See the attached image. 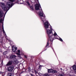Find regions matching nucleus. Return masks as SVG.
Wrapping results in <instances>:
<instances>
[{
	"label": "nucleus",
	"mask_w": 76,
	"mask_h": 76,
	"mask_svg": "<svg viewBox=\"0 0 76 76\" xmlns=\"http://www.w3.org/2000/svg\"><path fill=\"white\" fill-rule=\"evenodd\" d=\"M48 22H46L44 24V27L46 30V32L47 34L48 35L49 39H50V41H53L54 40V37L53 36V33H52V30H49V25H48Z\"/></svg>",
	"instance_id": "obj_1"
},
{
	"label": "nucleus",
	"mask_w": 76,
	"mask_h": 76,
	"mask_svg": "<svg viewBox=\"0 0 76 76\" xmlns=\"http://www.w3.org/2000/svg\"><path fill=\"white\" fill-rule=\"evenodd\" d=\"M9 1H8L6 4V6L7 8H10V7H12V6L13 5V3L15 0H8Z\"/></svg>",
	"instance_id": "obj_2"
},
{
	"label": "nucleus",
	"mask_w": 76,
	"mask_h": 76,
	"mask_svg": "<svg viewBox=\"0 0 76 76\" xmlns=\"http://www.w3.org/2000/svg\"><path fill=\"white\" fill-rule=\"evenodd\" d=\"M15 57H16V56L15 55H11L10 57L11 60L13 61V62H15V64L18 63L17 59Z\"/></svg>",
	"instance_id": "obj_3"
},
{
	"label": "nucleus",
	"mask_w": 76,
	"mask_h": 76,
	"mask_svg": "<svg viewBox=\"0 0 76 76\" xmlns=\"http://www.w3.org/2000/svg\"><path fill=\"white\" fill-rule=\"evenodd\" d=\"M1 6L3 10L4 11H6L7 10V7H6L5 4L4 3H1Z\"/></svg>",
	"instance_id": "obj_4"
},
{
	"label": "nucleus",
	"mask_w": 76,
	"mask_h": 76,
	"mask_svg": "<svg viewBox=\"0 0 76 76\" xmlns=\"http://www.w3.org/2000/svg\"><path fill=\"white\" fill-rule=\"evenodd\" d=\"M35 8L36 10H42V9L41 8V6L40 4H36L35 5Z\"/></svg>",
	"instance_id": "obj_5"
},
{
	"label": "nucleus",
	"mask_w": 76,
	"mask_h": 76,
	"mask_svg": "<svg viewBox=\"0 0 76 76\" xmlns=\"http://www.w3.org/2000/svg\"><path fill=\"white\" fill-rule=\"evenodd\" d=\"M14 69V66H10L8 67L7 70L8 72H12Z\"/></svg>",
	"instance_id": "obj_6"
},
{
	"label": "nucleus",
	"mask_w": 76,
	"mask_h": 76,
	"mask_svg": "<svg viewBox=\"0 0 76 76\" xmlns=\"http://www.w3.org/2000/svg\"><path fill=\"white\" fill-rule=\"evenodd\" d=\"M0 23H2V31L3 33H5V31H4V27H3V18H1L0 20Z\"/></svg>",
	"instance_id": "obj_7"
},
{
	"label": "nucleus",
	"mask_w": 76,
	"mask_h": 76,
	"mask_svg": "<svg viewBox=\"0 0 76 76\" xmlns=\"http://www.w3.org/2000/svg\"><path fill=\"white\" fill-rule=\"evenodd\" d=\"M40 18L42 22H44V21H45V15H44L42 16H40Z\"/></svg>",
	"instance_id": "obj_8"
},
{
	"label": "nucleus",
	"mask_w": 76,
	"mask_h": 76,
	"mask_svg": "<svg viewBox=\"0 0 76 76\" xmlns=\"http://www.w3.org/2000/svg\"><path fill=\"white\" fill-rule=\"evenodd\" d=\"M12 62L13 61L11 60V61H9L7 64L6 65V66H10L12 64Z\"/></svg>",
	"instance_id": "obj_9"
},
{
	"label": "nucleus",
	"mask_w": 76,
	"mask_h": 76,
	"mask_svg": "<svg viewBox=\"0 0 76 76\" xmlns=\"http://www.w3.org/2000/svg\"><path fill=\"white\" fill-rule=\"evenodd\" d=\"M39 14L40 16H44V15L42 11L41 10H40V11H39Z\"/></svg>",
	"instance_id": "obj_10"
},
{
	"label": "nucleus",
	"mask_w": 76,
	"mask_h": 76,
	"mask_svg": "<svg viewBox=\"0 0 76 76\" xmlns=\"http://www.w3.org/2000/svg\"><path fill=\"white\" fill-rule=\"evenodd\" d=\"M4 15V13H3V10H0V18H2V17Z\"/></svg>",
	"instance_id": "obj_11"
},
{
	"label": "nucleus",
	"mask_w": 76,
	"mask_h": 76,
	"mask_svg": "<svg viewBox=\"0 0 76 76\" xmlns=\"http://www.w3.org/2000/svg\"><path fill=\"white\" fill-rule=\"evenodd\" d=\"M12 49L13 52H15V51L17 50V48L16 47H15V46H13L12 47Z\"/></svg>",
	"instance_id": "obj_12"
},
{
	"label": "nucleus",
	"mask_w": 76,
	"mask_h": 76,
	"mask_svg": "<svg viewBox=\"0 0 76 76\" xmlns=\"http://www.w3.org/2000/svg\"><path fill=\"white\" fill-rule=\"evenodd\" d=\"M72 69L74 70V72H75V71L76 70V65H74V66H72Z\"/></svg>",
	"instance_id": "obj_13"
},
{
	"label": "nucleus",
	"mask_w": 76,
	"mask_h": 76,
	"mask_svg": "<svg viewBox=\"0 0 76 76\" xmlns=\"http://www.w3.org/2000/svg\"><path fill=\"white\" fill-rule=\"evenodd\" d=\"M48 73H52V71L53 70H52V69H48Z\"/></svg>",
	"instance_id": "obj_14"
},
{
	"label": "nucleus",
	"mask_w": 76,
	"mask_h": 76,
	"mask_svg": "<svg viewBox=\"0 0 76 76\" xmlns=\"http://www.w3.org/2000/svg\"><path fill=\"white\" fill-rule=\"evenodd\" d=\"M44 76H50V74L49 73H46L44 74Z\"/></svg>",
	"instance_id": "obj_15"
},
{
	"label": "nucleus",
	"mask_w": 76,
	"mask_h": 76,
	"mask_svg": "<svg viewBox=\"0 0 76 76\" xmlns=\"http://www.w3.org/2000/svg\"><path fill=\"white\" fill-rule=\"evenodd\" d=\"M52 73H57V71L56 70H53Z\"/></svg>",
	"instance_id": "obj_16"
},
{
	"label": "nucleus",
	"mask_w": 76,
	"mask_h": 76,
	"mask_svg": "<svg viewBox=\"0 0 76 76\" xmlns=\"http://www.w3.org/2000/svg\"><path fill=\"white\" fill-rule=\"evenodd\" d=\"M17 55H18V57L19 58H22V57H21V56H20V53H17Z\"/></svg>",
	"instance_id": "obj_17"
},
{
	"label": "nucleus",
	"mask_w": 76,
	"mask_h": 76,
	"mask_svg": "<svg viewBox=\"0 0 76 76\" xmlns=\"http://www.w3.org/2000/svg\"><path fill=\"white\" fill-rule=\"evenodd\" d=\"M26 4H27V5H28V6H31V5L29 3V2H28V1H27L26 2Z\"/></svg>",
	"instance_id": "obj_18"
},
{
	"label": "nucleus",
	"mask_w": 76,
	"mask_h": 76,
	"mask_svg": "<svg viewBox=\"0 0 76 76\" xmlns=\"http://www.w3.org/2000/svg\"><path fill=\"white\" fill-rule=\"evenodd\" d=\"M8 76H12V73L10 72H9L8 73Z\"/></svg>",
	"instance_id": "obj_19"
},
{
	"label": "nucleus",
	"mask_w": 76,
	"mask_h": 76,
	"mask_svg": "<svg viewBox=\"0 0 76 76\" xmlns=\"http://www.w3.org/2000/svg\"><path fill=\"white\" fill-rule=\"evenodd\" d=\"M30 8L31 9V10H34V7L32 6L30 7Z\"/></svg>",
	"instance_id": "obj_20"
},
{
	"label": "nucleus",
	"mask_w": 76,
	"mask_h": 76,
	"mask_svg": "<svg viewBox=\"0 0 76 76\" xmlns=\"http://www.w3.org/2000/svg\"><path fill=\"white\" fill-rule=\"evenodd\" d=\"M27 71L28 72H31V68L29 67L28 69H27Z\"/></svg>",
	"instance_id": "obj_21"
},
{
	"label": "nucleus",
	"mask_w": 76,
	"mask_h": 76,
	"mask_svg": "<svg viewBox=\"0 0 76 76\" xmlns=\"http://www.w3.org/2000/svg\"><path fill=\"white\" fill-rule=\"evenodd\" d=\"M49 45V43H48V41L47 43V45L45 47L46 48H47V47H48V46Z\"/></svg>",
	"instance_id": "obj_22"
},
{
	"label": "nucleus",
	"mask_w": 76,
	"mask_h": 76,
	"mask_svg": "<svg viewBox=\"0 0 76 76\" xmlns=\"http://www.w3.org/2000/svg\"><path fill=\"white\" fill-rule=\"evenodd\" d=\"M3 54L4 55H6V54H7V51H5L3 53Z\"/></svg>",
	"instance_id": "obj_23"
},
{
	"label": "nucleus",
	"mask_w": 76,
	"mask_h": 76,
	"mask_svg": "<svg viewBox=\"0 0 76 76\" xmlns=\"http://www.w3.org/2000/svg\"><path fill=\"white\" fill-rule=\"evenodd\" d=\"M59 40L60 41H61V42H63V40L61 38H60L59 39Z\"/></svg>",
	"instance_id": "obj_24"
},
{
	"label": "nucleus",
	"mask_w": 76,
	"mask_h": 76,
	"mask_svg": "<svg viewBox=\"0 0 76 76\" xmlns=\"http://www.w3.org/2000/svg\"><path fill=\"white\" fill-rule=\"evenodd\" d=\"M59 76H64V75L63 74H60L59 75Z\"/></svg>",
	"instance_id": "obj_25"
},
{
	"label": "nucleus",
	"mask_w": 76,
	"mask_h": 76,
	"mask_svg": "<svg viewBox=\"0 0 76 76\" xmlns=\"http://www.w3.org/2000/svg\"><path fill=\"white\" fill-rule=\"evenodd\" d=\"M18 53H19V54H20V50H18Z\"/></svg>",
	"instance_id": "obj_26"
},
{
	"label": "nucleus",
	"mask_w": 76,
	"mask_h": 76,
	"mask_svg": "<svg viewBox=\"0 0 76 76\" xmlns=\"http://www.w3.org/2000/svg\"><path fill=\"white\" fill-rule=\"evenodd\" d=\"M54 36H56V35H57V34L56 33H55L54 34Z\"/></svg>",
	"instance_id": "obj_27"
},
{
	"label": "nucleus",
	"mask_w": 76,
	"mask_h": 76,
	"mask_svg": "<svg viewBox=\"0 0 76 76\" xmlns=\"http://www.w3.org/2000/svg\"><path fill=\"white\" fill-rule=\"evenodd\" d=\"M34 72H35V74H37V71L36 70H34Z\"/></svg>",
	"instance_id": "obj_28"
},
{
	"label": "nucleus",
	"mask_w": 76,
	"mask_h": 76,
	"mask_svg": "<svg viewBox=\"0 0 76 76\" xmlns=\"http://www.w3.org/2000/svg\"><path fill=\"white\" fill-rule=\"evenodd\" d=\"M41 67V65H39V69H40V68Z\"/></svg>",
	"instance_id": "obj_29"
},
{
	"label": "nucleus",
	"mask_w": 76,
	"mask_h": 76,
	"mask_svg": "<svg viewBox=\"0 0 76 76\" xmlns=\"http://www.w3.org/2000/svg\"><path fill=\"white\" fill-rule=\"evenodd\" d=\"M24 57L26 58H27V57L25 55L24 56Z\"/></svg>",
	"instance_id": "obj_30"
},
{
	"label": "nucleus",
	"mask_w": 76,
	"mask_h": 76,
	"mask_svg": "<svg viewBox=\"0 0 76 76\" xmlns=\"http://www.w3.org/2000/svg\"><path fill=\"white\" fill-rule=\"evenodd\" d=\"M31 76H34V75H33V74H31Z\"/></svg>",
	"instance_id": "obj_31"
},
{
	"label": "nucleus",
	"mask_w": 76,
	"mask_h": 76,
	"mask_svg": "<svg viewBox=\"0 0 76 76\" xmlns=\"http://www.w3.org/2000/svg\"><path fill=\"white\" fill-rule=\"evenodd\" d=\"M75 73H76V70L75 71Z\"/></svg>",
	"instance_id": "obj_32"
},
{
	"label": "nucleus",
	"mask_w": 76,
	"mask_h": 76,
	"mask_svg": "<svg viewBox=\"0 0 76 76\" xmlns=\"http://www.w3.org/2000/svg\"><path fill=\"white\" fill-rule=\"evenodd\" d=\"M1 36V33H0V37Z\"/></svg>",
	"instance_id": "obj_33"
},
{
	"label": "nucleus",
	"mask_w": 76,
	"mask_h": 76,
	"mask_svg": "<svg viewBox=\"0 0 76 76\" xmlns=\"http://www.w3.org/2000/svg\"><path fill=\"white\" fill-rule=\"evenodd\" d=\"M32 73H34V72L33 71H32Z\"/></svg>",
	"instance_id": "obj_34"
},
{
	"label": "nucleus",
	"mask_w": 76,
	"mask_h": 76,
	"mask_svg": "<svg viewBox=\"0 0 76 76\" xmlns=\"http://www.w3.org/2000/svg\"><path fill=\"white\" fill-rule=\"evenodd\" d=\"M4 16H5V15L4 16Z\"/></svg>",
	"instance_id": "obj_35"
},
{
	"label": "nucleus",
	"mask_w": 76,
	"mask_h": 76,
	"mask_svg": "<svg viewBox=\"0 0 76 76\" xmlns=\"http://www.w3.org/2000/svg\"><path fill=\"white\" fill-rule=\"evenodd\" d=\"M6 13H6H5V14Z\"/></svg>",
	"instance_id": "obj_36"
}]
</instances>
